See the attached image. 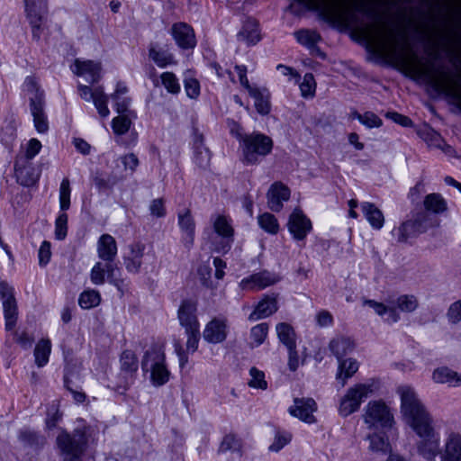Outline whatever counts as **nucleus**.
Here are the masks:
<instances>
[{
	"mask_svg": "<svg viewBox=\"0 0 461 461\" xmlns=\"http://www.w3.org/2000/svg\"><path fill=\"white\" fill-rule=\"evenodd\" d=\"M100 301V294L97 291L87 290L80 294L78 303L83 309H91L97 306Z\"/></svg>",
	"mask_w": 461,
	"mask_h": 461,
	"instance_id": "obj_45",
	"label": "nucleus"
},
{
	"mask_svg": "<svg viewBox=\"0 0 461 461\" xmlns=\"http://www.w3.org/2000/svg\"><path fill=\"white\" fill-rule=\"evenodd\" d=\"M90 279L94 285H100L105 281V270L101 262H97L93 267L90 273Z\"/></svg>",
	"mask_w": 461,
	"mask_h": 461,
	"instance_id": "obj_59",
	"label": "nucleus"
},
{
	"mask_svg": "<svg viewBox=\"0 0 461 461\" xmlns=\"http://www.w3.org/2000/svg\"><path fill=\"white\" fill-rule=\"evenodd\" d=\"M387 303L394 306L396 311L399 310L402 312H413L419 307V301L413 294H402L395 300H389Z\"/></svg>",
	"mask_w": 461,
	"mask_h": 461,
	"instance_id": "obj_33",
	"label": "nucleus"
},
{
	"mask_svg": "<svg viewBox=\"0 0 461 461\" xmlns=\"http://www.w3.org/2000/svg\"><path fill=\"white\" fill-rule=\"evenodd\" d=\"M424 207L427 211L440 213L447 210V203L439 194H429L424 199Z\"/></svg>",
	"mask_w": 461,
	"mask_h": 461,
	"instance_id": "obj_40",
	"label": "nucleus"
},
{
	"mask_svg": "<svg viewBox=\"0 0 461 461\" xmlns=\"http://www.w3.org/2000/svg\"><path fill=\"white\" fill-rule=\"evenodd\" d=\"M357 120L368 128H378L382 125V120L372 112H366L362 115H357Z\"/></svg>",
	"mask_w": 461,
	"mask_h": 461,
	"instance_id": "obj_58",
	"label": "nucleus"
},
{
	"mask_svg": "<svg viewBox=\"0 0 461 461\" xmlns=\"http://www.w3.org/2000/svg\"><path fill=\"white\" fill-rule=\"evenodd\" d=\"M149 57L159 68H166L167 66L176 64L172 53L167 50L158 48V46L153 43L149 45Z\"/></svg>",
	"mask_w": 461,
	"mask_h": 461,
	"instance_id": "obj_28",
	"label": "nucleus"
},
{
	"mask_svg": "<svg viewBox=\"0 0 461 461\" xmlns=\"http://www.w3.org/2000/svg\"><path fill=\"white\" fill-rule=\"evenodd\" d=\"M104 270L107 274L108 281L113 285L120 287L122 284V279L120 277L121 270L113 261H105Z\"/></svg>",
	"mask_w": 461,
	"mask_h": 461,
	"instance_id": "obj_50",
	"label": "nucleus"
},
{
	"mask_svg": "<svg viewBox=\"0 0 461 461\" xmlns=\"http://www.w3.org/2000/svg\"><path fill=\"white\" fill-rule=\"evenodd\" d=\"M439 461H461V435L450 433L445 442L444 449L440 452Z\"/></svg>",
	"mask_w": 461,
	"mask_h": 461,
	"instance_id": "obj_24",
	"label": "nucleus"
},
{
	"mask_svg": "<svg viewBox=\"0 0 461 461\" xmlns=\"http://www.w3.org/2000/svg\"><path fill=\"white\" fill-rule=\"evenodd\" d=\"M242 162L246 165H257L263 158L271 153L273 140L270 137L253 132L241 138Z\"/></svg>",
	"mask_w": 461,
	"mask_h": 461,
	"instance_id": "obj_2",
	"label": "nucleus"
},
{
	"mask_svg": "<svg viewBox=\"0 0 461 461\" xmlns=\"http://www.w3.org/2000/svg\"><path fill=\"white\" fill-rule=\"evenodd\" d=\"M89 428L84 426L77 428L73 434L60 433L57 438V443L61 451L71 456V459H78L87 444V431Z\"/></svg>",
	"mask_w": 461,
	"mask_h": 461,
	"instance_id": "obj_5",
	"label": "nucleus"
},
{
	"mask_svg": "<svg viewBox=\"0 0 461 461\" xmlns=\"http://www.w3.org/2000/svg\"><path fill=\"white\" fill-rule=\"evenodd\" d=\"M97 254L104 261H114L117 255V244L113 236L103 234L97 241Z\"/></svg>",
	"mask_w": 461,
	"mask_h": 461,
	"instance_id": "obj_26",
	"label": "nucleus"
},
{
	"mask_svg": "<svg viewBox=\"0 0 461 461\" xmlns=\"http://www.w3.org/2000/svg\"><path fill=\"white\" fill-rule=\"evenodd\" d=\"M276 333L279 340L287 348H296L295 333L293 327L287 323L281 322L276 325Z\"/></svg>",
	"mask_w": 461,
	"mask_h": 461,
	"instance_id": "obj_36",
	"label": "nucleus"
},
{
	"mask_svg": "<svg viewBox=\"0 0 461 461\" xmlns=\"http://www.w3.org/2000/svg\"><path fill=\"white\" fill-rule=\"evenodd\" d=\"M364 420L369 427H391L393 422L389 407L381 401L368 402L366 407Z\"/></svg>",
	"mask_w": 461,
	"mask_h": 461,
	"instance_id": "obj_9",
	"label": "nucleus"
},
{
	"mask_svg": "<svg viewBox=\"0 0 461 461\" xmlns=\"http://www.w3.org/2000/svg\"><path fill=\"white\" fill-rule=\"evenodd\" d=\"M361 207L363 213L365 214L370 225L374 229H381L384 222L383 212L374 203H363Z\"/></svg>",
	"mask_w": 461,
	"mask_h": 461,
	"instance_id": "obj_32",
	"label": "nucleus"
},
{
	"mask_svg": "<svg viewBox=\"0 0 461 461\" xmlns=\"http://www.w3.org/2000/svg\"><path fill=\"white\" fill-rule=\"evenodd\" d=\"M26 91L31 95L30 111L33 117V123L39 133H45L49 130L48 118L44 111V94L32 77H27L24 83Z\"/></svg>",
	"mask_w": 461,
	"mask_h": 461,
	"instance_id": "obj_4",
	"label": "nucleus"
},
{
	"mask_svg": "<svg viewBox=\"0 0 461 461\" xmlns=\"http://www.w3.org/2000/svg\"><path fill=\"white\" fill-rule=\"evenodd\" d=\"M16 180L24 186L33 185L38 180V175L32 163L26 158H16L14 164Z\"/></svg>",
	"mask_w": 461,
	"mask_h": 461,
	"instance_id": "obj_17",
	"label": "nucleus"
},
{
	"mask_svg": "<svg viewBox=\"0 0 461 461\" xmlns=\"http://www.w3.org/2000/svg\"><path fill=\"white\" fill-rule=\"evenodd\" d=\"M287 229L295 240L301 241L312 231V225L303 212L295 208L288 218Z\"/></svg>",
	"mask_w": 461,
	"mask_h": 461,
	"instance_id": "obj_10",
	"label": "nucleus"
},
{
	"mask_svg": "<svg viewBox=\"0 0 461 461\" xmlns=\"http://www.w3.org/2000/svg\"><path fill=\"white\" fill-rule=\"evenodd\" d=\"M51 352V343L48 339H41L38 341L34 348L35 364L39 367L44 366Z\"/></svg>",
	"mask_w": 461,
	"mask_h": 461,
	"instance_id": "obj_34",
	"label": "nucleus"
},
{
	"mask_svg": "<svg viewBox=\"0 0 461 461\" xmlns=\"http://www.w3.org/2000/svg\"><path fill=\"white\" fill-rule=\"evenodd\" d=\"M294 37L299 43L309 48L313 47L321 40V36L317 32L306 29L296 31Z\"/></svg>",
	"mask_w": 461,
	"mask_h": 461,
	"instance_id": "obj_44",
	"label": "nucleus"
},
{
	"mask_svg": "<svg viewBox=\"0 0 461 461\" xmlns=\"http://www.w3.org/2000/svg\"><path fill=\"white\" fill-rule=\"evenodd\" d=\"M135 376L128 375L127 373L122 372L116 376V380L113 382V388L117 393L123 394L134 383Z\"/></svg>",
	"mask_w": 461,
	"mask_h": 461,
	"instance_id": "obj_46",
	"label": "nucleus"
},
{
	"mask_svg": "<svg viewBox=\"0 0 461 461\" xmlns=\"http://www.w3.org/2000/svg\"><path fill=\"white\" fill-rule=\"evenodd\" d=\"M240 41L247 42L249 45L256 44L260 40L258 23L253 19H248L241 31L238 33Z\"/></svg>",
	"mask_w": 461,
	"mask_h": 461,
	"instance_id": "obj_29",
	"label": "nucleus"
},
{
	"mask_svg": "<svg viewBox=\"0 0 461 461\" xmlns=\"http://www.w3.org/2000/svg\"><path fill=\"white\" fill-rule=\"evenodd\" d=\"M249 94L255 100V107L258 113L262 115L268 114L270 112L268 94L258 89V87L251 89Z\"/></svg>",
	"mask_w": 461,
	"mask_h": 461,
	"instance_id": "obj_35",
	"label": "nucleus"
},
{
	"mask_svg": "<svg viewBox=\"0 0 461 461\" xmlns=\"http://www.w3.org/2000/svg\"><path fill=\"white\" fill-rule=\"evenodd\" d=\"M228 335V321L224 317H215L206 325L203 332L204 340L218 344L223 342Z\"/></svg>",
	"mask_w": 461,
	"mask_h": 461,
	"instance_id": "obj_11",
	"label": "nucleus"
},
{
	"mask_svg": "<svg viewBox=\"0 0 461 461\" xmlns=\"http://www.w3.org/2000/svg\"><path fill=\"white\" fill-rule=\"evenodd\" d=\"M171 34L181 49H194L196 45L194 32L187 23H176L173 24Z\"/></svg>",
	"mask_w": 461,
	"mask_h": 461,
	"instance_id": "obj_15",
	"label": "nucleus"
},
{
	"mask_svg": "<svg viewBox=\"0 0 461 461\" xmlns=\"http://www.w3.org/2000/svg\"><path fill=\"white\" fill-rule=\"evenodd\" d=\"M397 393L401 397V412L404 421L417 432H426L433 427V419L415 391L407 385L400 386Z\"/></svg>",
	"mask_w": 461,
	"mask_h": 461,
	"instance_id": "obj_1",
	"label": "nucleus"
},
{
	"mask_svg": "<svg viewBox=\"0 0 461 461\" xmlns=\"http://www.w3.org/2000/svg\"><path fill=\"white\" fill-rule=\"evenodd\" d=\"M178 225L184 233L182 242L189 249L194 244L195 229V222L189 209L178 213Z\"/></svg>",
	"mask_w": 461,
	"mask_h": 461,
	"instance_id": "obj_22",
	"label": "nucleus"
},
{
	"mask_svg": "<svg viewBox=\"0 0 461 461\" xmlns=\"http://www.w3.org/2000/svg\"><path fill=\"white\" fill-rule=\"evenodd\" d=\"M196 304L192 301H183L178 309V320L185 330H196L199 328V321L196 317Z\"/></svg>",
	"mask_w": 461,
	"mask_h": 461,
	"instance_id": "obj_21",
	"label": "nucleus"
},
{
	"mask_svg": "<svg viewBox=\"0 0 461 461\" xmlns=\"http://www.w3.org/2000/svg\"><path fill=\"white\" fill-rule=\"evenodd\" d=\"M185 89L188 97L195 99L200 95V84L197 79L190 77L185 79Z\"/></svg>",
	"mask_w": 461,
	"mask_h": 461,
	"instance_id": "obj_63",
	"label": "nucleus"
},
{
	"mask_svg": "<svg viewBox=\"0 0 461 461\" xmlns=\"http://www.w3.org/2000/svg\"><path fill=\"white\" fill-rule=\"evenodd\" d=\"M317 410V405L312 398H295L294 405L288 409L289 413L306 423H314L316 421L313 412Z\"/></svg>",
	"mask_w": 461,
	"mask_h": 461,
	"instance_id": "obj_12",
	"label": "nucleus"
},
{
	"mask_svg": "<svg viewBox=\"0 0 461 461\" xmlns=\"http://www.w3.org/2000/svg\"><path fill=\"white\" fill-rule=\"evenodd\" d=\"M279 278L268 271H262L244 278L240 283L242 290H261L278 282Z\"/></svg>",
	"mask_w": 461,
	"mask_h": 461,
	"instance_id": "obj_14",
	"label": "nucleus"
},
{
	"mask_svg": "<svg viewBox=\"0 0 461 461\" xmlns=\"http://www.w3.org/2000/svg\"><path fill=\"white\" fill-rule=\"evenodd\" d=\"M370 441L369 448L374 452L386 453L390 450V444L381 434L374 433L367 437Z\"/></svg>",
	"mask_w": 461,
	"mask_h": 461,
	"instance_id": "obj_47",
	"label": "nucleus"
},
{
	"mask_svg": "<svg viewBox=\"0 0 461 461\" xmlns=\"http://www.w3.org/2000/svg\"><path fill=\"white\" fill-rule=\"evenodd\" d=\"M41 149V143L37 139H32L27 143L24 154L19 155L17 158H26L31 161L40 152Z\"/></svg>",
	"mask_w": 461,
	"mask_h": 461,
	"instance_id": "obj_60",
	"label": "nucleus"
},
{
	"mask_svg": "<svg viewBox=\"0 0 461 461\" xmlns=\"http://www.w3.org/2000/svg\"><path fill=\"white\" fill-rule=\"evenodd\" d=\"M301 94L304 98L312 97L316 90V82L312 73H306L300 84Z\"/></svg>",
	"mask_w": 461,
	"mask_h": 461,
	"instance_id": "obj_49",
	"label": "nucleus"
},
{
	"mask_svg": "<svg viewBox=\"0 0 461 461\" xmlns=\"http://www.w3.org/2000/svg\"><path fill=\"white\" fill-rule=\"evenodd\" d=\"M329 348L338 360H340L344 356L353 350L354 343L349 338L338 336L330 340Z\"/></svg>",
	"mask_w": 461,
	"mask_h": 461,
	"instance_id": "obj_31",
	"label": "nucleus"
},
{
	"mask_svg": "<svg viewBox=\"0 0 461 461\" xmlns=\"http://www.w3.org/2000/svg\"><path fill=\"white\" fill-rule=\"evenodd\" d=\"M278 309L277 300L275 296L266 295L256 306L255 310L249 314V320L256 321L267 318L275 313Z\"/></svg>",
	"mask_w": 461,
	"mask_h": 461,
	"instance_id": "obj_25",
	"label": "nucleus"
},
{
	"mask_svg": "<svg viewBox=\"0 0 461 461\" xmlns=\"http://www.w3.org/2000/svg\"><path fill=\"white\" fill-rule=\"evenodd\" d=\"M242 443L235 434H227L224 436L219 447V452L224 453L227 451L240 453L241 451Z\"/></svg>",
	"mask_w": 461,
	"mask_h": 461,
	"instance_id": "obj_43",
	"label": "nucleus"
},
{
	"mask_svg": "<svg viewBox=\"0 0 461 461\" xmlns=\"http://www.w3.org/2000/svg\"><path fill=\"white\" fill-rule=\"evenodd\" d=\"M141 367L144 372L150 373L151 382L156 386L163 385L169 379L170 374L165 363V354L158 347H151L145 352Z\"/></svg>",
	"mask_w": 461,
	"mask_h": 461,
	"instance_id": "obj_3",
	"label": "nucleus"
},
{
	"mask_svg": "<svg viewBox=\"0 0 461 461\" xmlns=\"http://www.w3.org/2000/svg\"><path fill=\"white\" fill-rule=\"evenodd\" d=\"M68 233V214L62 212L59 215L55 221V236L58 240H62Z\"/></svg>",
	"mask_w": 461,
	"mask_h": 461,
	"instance_id": "obj_56",
	"label": "nucleus"
},
{
	"mask_svg": "<svg viewBox=\"0 0 461 461\" xmlns=\"http://www.w3.org/2000/svg\"><path fill=\"white\" fill-rule=\"evenodd\" d=\"M214 230L222 238L225 239L224 241L221 243L220 247L216 248L217 252L226 253L230 250L231 247V242L233 240V229L230 224L228 219L224 215H217L212 221Z\"/></svg>",
	"mask_w": 461,
	"mask_h": 461,
	"instance_id": "obj_19",
	"label": "nucleus"
},
{
	"mask_svg": "<svg viewBox=\"0 0 461 461\" xmlns=\"http://www.w3.org/2000/svg\"><path fill=\"white\" fill-rule=\"evenodd\" d=\"M420 439L417 442V451L427 461L440 460L439 437L434 426L427 429L426 432L416 433Z\"/></svg>",
	"mask_w": 461,
	"mask_h": 461,
	"instance_id": "obj_7",
	"label": "nucleus"
},
{
	"mask_svg": "<svg viewBox=\"0 0 461 461\" xmlns=\"http://www.w3.org/2000/svg\"><path fill=\"white\" fill-rule=\"evenodd\" d=\"M0 297L5 321V330H13L18 321V306L14 297V288L6 282L0 283Z\"/></svg>",
	"mask_w": 461,
	"mask_h": 461,
	"instance_id": "obj_8",
	"label": "nucleus"
},
{
	"mask_svg": "<svg viewBox=\"0 0 461 461\" xmlns=\"http://www.w3.org/2000/svg\"><path fill=\"white\" fill-rule=\"evenodd\" d=\"M258 225L269 234L276 235L279 231V223L275 215L265 212L258 218Z\"/></svg>",
	"mask_w": 461,
	"mask_h": 461,
	"instance_id": "obj_41",
	"label": "nucleus"
},
{
	"mask_svg": "<svg viewBox=\"0 0 461 461\" xmlns=\"http://www.w3.org/2000/svg\"><path fill=\"white\" fill-rule=\"evenodd\" d=\"M28 21L32 23L45 19L48 14V0H23Z\"/></svg>",
	"mask_w": 461,
	"mask_h": 461,
	"instance_id": "obj_27",
	"label": "nucleus"
},
{
	"mask_svg": "<svg viewBox=\"0 0 461 461\" xmlns=\"http://www.w3.org/2000/svg\"><path fill=\"white\" fill-rule=\"evenodd\" d=\"M19 439L22 443L30 447H41L45 444V438L31 429H23L19 432Z\"/></svg>",
	"mask_w": 461,
	"mask_h": 461,
	"instance_id": "obj_42",
	"label": "nucleus"
},
{
	"mask_svg": "<svg viewBox=\"0 0 461 461\" xmlns=\"http://www.w3.org/2000/svg\"><path fill=\"white\" fill-rule=\"evenodd\" d=\"M364 304L373 308L379 316L387 314L385 321L390 323H395L400 320L399 313L396 312L395 307L392 306L391 303L386 305L374 300H365Z\"/></svg>",
	"mask_w": 461,
	"mask_h": 461,
	"instance_id": "obj_30",
	"label": "nucleus"
},
{
	"mask_svg": "<svg viewBox=\"0 0 461 461\" xmlns=\"http://www.w3.org/2000/svg\"><path fill=\"white\" fill-rule=\"evenodd\" d=\"M39 264L41 267H45L50 260L51 249L49 241H43L39 249Z\"/></svg>",
	"mask_w": 461,
	"mask_h": 461,
	"instance_id": "obj_64",
	"label": "nucleus"
},
{
	"mask_svg": "<svg viewBox=\"0 0 461 461\" xmlns=\"http://www.w3.org/2000/svg\"><path fill=\"white\" fill-rule=\"evenodd\" d=\"M211 152L205 146H199L194 149V162L202 167L206 168L210 165Z\"/></svg>",
	"mask_w": 461,
	"mask_h": 461,
	"instance_id": "obj_54",
	"label": "nucleus"
},
{
	"mask_svg": "<svg viewBox=\"0 0 461 461\" xmlns=\"http://www.w3.org/2000/svg\"><path fill=\"white\" fill-rule=\"evenodd\" d=\"M187 335L186 341V349L187 351L194 352L198 348V343L200 340V330L196 328V330H185Z\"/></svg>",
	"mask_w": 461,
	"mask_h": 461,
	"instance_id": "obj_62",
	"label": "nucleus"
},
{
	"mask_svg": "<svg viewBox=\"0 0 461 461\" xmlns=\"http://www.w3.org/2000/svg\"><path fill=\"white\" fill-rule=\"evenodd\" d=\"M139 362L136 355L131 350H124L120 357V370L136 376Z\"/></svg>",
	"mask_w": 461,
	"mask_h": 461,
	"instance_id": "obj_37",
	"label": "nucleus"
},
{
	"mask_svg": "<svg viewBox=\"0 0 461 461\" xmlns=\"http://www.w3.org/2000/svg\"><path fill=\"white\" fill-rule=\"evenodd\" d=\"M249 375L251 376V379L249 380V382L248 384L250 387L261 389V390L267 389V383L265 380L264 372L258 370L256 367H252L249 370Z\"/></svg>",
	"mask_w": 461,
	"mask_h": 461,
	"instance_id": "obj_52",
	"label": "nucleus"
},
{
	"mask_svg": "<svg viewBox=\"0 0 461 461\" xmlns=\"http://www.w3.org/2000/svg\"><path fill=\"white\" fill-rule=\"evenodd\" d=\"M145 244L138 241L129 246V255L123 258L125 268L128 272L137 274L142 265Z\"/></svg>",
	"mask_w": 461,
	"mask_h": 461,
	"instance_id": "obj_23",
	"label": "nucleus"
},
{
	"mask_svg": "<svg viewBox=\"0 0 461 461\" xmlns=\"http://www.w3.org/2000/svg\"><path fill=\"white\" fill-rule=\"evenodd\" d=\"M101 64L92 60L76 59L72 67V71L78 77H86V81L94 84L101 78Z\"/></svg>",
	"mask_w": 461,
	"mask_h": 461,
	"instance_id": "obj_16",
	"label": "nucleus"
},
{
	"mask_svg": "<svg viewBox=\"0 0 461 461\" xmlns=\"http://www.w3.org/2000/svg\"><path fill=\"white\" fill-rule=\"evenodd\" d=\"M447 317L448 321L452 324H456L461 321V300L450 304Z\"/></svg>",
	"mask_w": 461,
	"mask_h": 461,
	"instance_id": "obj_61",
	"label": "nucleus"
},
{
	"mask_svg": "<svg viewBox=\"0 0 461 461\" xmlns=\"http://www.w3.org/2000/svg\"><path fill=\"white\" fill-rule=\"evenodd\" d=\"M268 333V325L267 323H260L254 326L250 330V338L254 341L255 346L261 345Z\"/></svg>",
	"mask_w": 461,
	"mask_h": 461,
	"instance_id": "obj_53",
	"label": "nucleus"
},
{
	"mask_svg": "<svg viewBox=\"0 0 461 461\" xmlns=\"http://www.w3.org/2000/svg\"><path fill=\"white\" fill-rule=\"evenodd\" d=\"M373 393L372 385L367 384H357L348 388L345 395L339 401V413L342 417H348L359 410L364 399Z\"/></svg>",
	"mask_w": 461,
	"mask_h": 461,
	"instance_id": "obj_6",
	"label": "nucleus"
},
{
	"mask_svg": "<svg viewBox=\"0 0 461 461\" xmlns=\"http://www.w3.org/2000/svg\"><path fill=\"white\" fill-rule=\"evenodd\" d=\"M131 120L125 115H119L113 120V131L118 135L126 133L131 127Z\"/></svg>",
	"mask_w": 461,
	"mask_h": 461,
	"instance_id": "obj_57",
	"label": "nucleus"
},
{
	"mask_svg": "<svg viewBox=\"0 0 461 461\" xmlns=\"http://www.w3.org/2000/svg\"><path fill=\"white\" fill-rule=\"evenodd\" d=\"M70 184L68 178L61 181L59 187V205L60 210L64 212L70 207Z\"/></svg>",
	"mask_w": 461,
	"mask_h": 461,
	"instance_id": "obj_48",
	"label": "nucleus"
},
{
	"mask_svg": "<svg viewBox=\"0 0 461 461\" xmlns=\"http://www.w3.org/2000/svg\"><path fill=\"white\" fill-rule=\"evenodd\" d=\"M78 91L80 96L84 100H93L95 106L102 117H107L109 115L110 112L107 107L108 96L104 93L102 87H97L95 90H92L87 86L79 85Z\"/></svg>",
	"mask_w": 461,
	"mask_h": 461,
	"instance_id": "obj_13",
	"label": "nucleus"
},
{
	"mask_svg": "<svg viewBox=\"0 0 461 461\" xmlns=\"http://www.w3.org/2000/svg\"><path fill=\"white\" fill-rule=\"evenodd\" d=\"M339 372L337 374V379L342 380V385L344 386L346 384V380L351 377L358 370V363L352 359L348 358L346 360H339Z\"/></svg>",
	"mask_w": 461,
	"mask_h": 461,
	"instance_id": "obj_38",
	"label": "nucleus"
},
{
	"mask_svg": "<svg viewBox=\"0 0 461 461\" xmlns=\"http://www.w3.org/2000/svg\"><path fill=\"white\" fill-rule=\"evenodd\" d=\"M429 215L426 212H419L413 220L403 222L393 234L397 237L399 242H406V231L411 229L413 232L422 233L427 230Z\"/></svg>",
	"mask_w": 461,
	"mask_h": 461,
	"instance_id": "obj_18",
	"label": "nucleus"
},
{
	"mask_svg": "<svg viewBox=\"0 0 461 461\" xmlns=\"http://www.w3.org/2000/svg\"><path fill=\"white\" fill-rule=\"evenodd\" d=\"M292 439V435L285 431H276L274 442L269 446V450L273 452H278L285 445H287Z\"/></svg>",
	"mask_w": 461,
	"mask_h": 461,
	"instance_id": "obj_55",
	"label": "nucleus"
},
{
	"mask_svg": "<svg viewBox=\"0 0 461 461\" xmlns=\"http://www.w3.org/2000/svg\"><path fill=\"white\" fill-rule=\"evenodd\" d=\"M432 378L438 384L457 385L458 374L448 367L443 366L434 370Z\"/></svg>",
	"mask_w": 461,
	"mask_h": 461,
	"instance_id": "obj_39",
	"label": "nucleus"
},
{
	"mask_svg": "<svg viewBox=\"0 0 461 461\" xmlns=\"http://www.w3.org/2000/svg\"><path fill=\"white\" fill-rule=\"evenodd\" d=\"M267 205L273 212H280L283 202L290 198V189L281 182L274 183L267 192Z\"/></svg>",
	"mask_w": 461,
	"mask_h": 461,
	"instance_id": "obj_20",
	"label": "nucleus"
},
{
	"mask_svg": "<svg viewBox=\"0 0 461 461\" xmlns=\"http://www.w3.org/2000/svg\"><path fill=\"white\" fill-rule=\"evenodd\" d=\"M162 85L171 94H178L180 92V85L176 75L172 72H164L160 76Z\"/></svg>",
	"mask_w": 461,
	"mask_h": 461,
	"instance_id": "obj_51",
	"label": "nucleus"
}]
</instances>
